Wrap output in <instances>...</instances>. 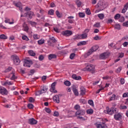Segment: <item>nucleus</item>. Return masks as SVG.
I'll return each mask as SVG.
<instances>
[{
	"label": "nucleus",
	"instance_id": "obj_63",
	"mask_svg": "<svg viewBox=\"0 0 128 128\" xmlns=\"http://www.w3.org/2000/svg\"><path fill=\"white\" fill-rule=\"evenodd\" d=\"M122 26H123L128 27V21L124 22Z\"/></svg>",
	"mask_w": 128,
	"mask_h": 128
},
{
	"label": "nucleus",
	"instance_id": "obj_57",
	"mask_svg": "<svg viewBox=\"0 0 128 128\" xmlns=\"http://www.w3.org/2000/svg\"><path fill=\"white\" fill-rule=\"evenodd\" d=\"M88 104H90V106H94V101L92 100H88Z\"/></svg>",
	"mask_w": 128,
	"mask_h": 128
},
{
	"label": "nucleus",
	"instance_id": "obj_13",
	"mask_svg": "<svg viewBox=\"0 0 128 128\" xmlns=\"http://www.w3.org/2000/svg\"><path fill=\"white\" fill-rule=\"evenodd\" d=\"M86 88L84 87L81 86L80 87V96H84L86 92Z\"/></svg>",
	"mask_w": 128,
	"mask_h": 128
},
{
	"label": "nucleus",
	"instance_id": "obj_35",
	"mask_svg": "<svg viewBox=\"0 0 128 128\" xmlns=\"http://www.w3.org/2000/svg\"><path fill=\"white\" fill-rule=\"evenodd\" d=\"M116 94H114L112 95V97L109 98L110 102H112V100H116Z\"/></svg>",
	"mask_w": 128,
	"mask_h": 128
},
{
	"label": "nucleus",
	"instance_id": "obj_42",
	"mask_svg": "<svg viewBox=\"0 0 128 128\" xmlns=\"http://www.w3.org/2000/svg\"><path fill=\"white\" fill-rule=\"evenodd\" d=\"M0 38L1 40H6V38H8L4 34H2L0 35Z\"/></svg>",
	"mask_w": 128,
	"mask_h": 128
},
{
	"label": "nucleus",
	"instance_id": "obj_22",
	"mask_svg": "<svg viewBox=\"0 0 128 128\" xmlns=\"http://www.w3.org/2000/svg\"><path fill=\"white\" fill-rule=\"evenodd\" d=\"M72 78L76 80H82V77H80V76H76V74H73L72 76Z\"/></svg>",
	"mask_w": 128,
	"mask_h": 128
},
{
	"label": "nucleus",
	"instance_id": "obj_5",
	"mask_svg": "<svg viewBox=\"0 0 128 128\" xmlns=\"http://www.w3.org/2000/svg\"><path fill=\"white\" fill-rule=\"evenodd\" d=\"M0 94L2 96H6L8 94V92L6 88L0 86Z\"/></svg>",
	"mask_w": 128,
	"mask_h": 128
},
{
	"label": "nucleus",
	"instance_id": "obj_21",
	"mask_svg": "<svg viewBox=\"0 0 128 128\" xmlns=\"http://www.w3.org/2000/svg\"><path fill=\"white\" fill-rule=\"evenodd\" d=\"M14 83L12 82L6 81L2 83V86H12Z\"/></svg>",
	"mask_w": 128,
	"mask_h": 128
},
{
	"label": "nucleus",
	"instance_id": "obj_50",
	"mask_svg": "<svg viewBox=\"0 0 128 128\" xmlns=\"http://www.w3.org/2000/svg\"><path fill=\"white\" fill-rule=\"evenodd\" d=\"M80 104H86V100L84 99H80Z\"/></svg>",
	"mask_w": 128,
	"mask_h": 128
},
{
	"label": "nucleus",
	"instance_id": "obj_29",
	"mask_svg": "<svg viewBox=\"0 0 128 128\" xmlns=\"http://www.w3.org/2000/svg\"><path fill=\"white\" fill-rule=\"evenodd\" d=\"M56 14L58 18H60L62 16V13H60L58 10H56Z\"/></svg>",
	"mask_w": 128,
	"mask_h": 128
},
{
	"label": "nucleus",
	"instance_id": "obj_44",
	"mask_svg": "<svg viewBox=\"0 0 128 128\" xmlns=\"http://www.w3.org/2000/svg\"><path fill=\"white\" fill-rule=\"evenodd\" d=\"M49 40L51 42H52L53 43L56 42V40L54 37H51V38H49Z\"/></svg>",
	"mask_w": 128,
	"mask_h": 128
},
{
	"label": "nucleus",
	"instance_id": "obj_36",
	"mask_svg": "<svg viewBox=\"0 0 128 128\" xmlns=\"http://www.w3.org/2000/svg\"><path fill=\"white\" fill-rule=\"evenodd\" d=\"M92 50L94 52H96V50L98 49V46H93L92 48Z\"/></svg>",
	"mask_w": 128,
	"mask_h": 128
},
{
	"label": "nucleus",
	"instance_id": "obj_7",
	"mask_svg": "<svg viewBox=\"0 0 128 128\" xmlns=\"http://www.w3.org/2000/svg\"><path fill=\"white\" fill-rule=\"evenodd\" d=\"M56 82H53L51 85V88L50 89V92H58V91L56 90Z\"/></svg>",
	"mask_w": 128,
	"mask_h": 128
},
{
	"label": "nucleus",
	"instance_id": "obj_23",
	"mask_svg": "<svg viewBox=\"0 0 128 128\" xmlns=\"http://www.w3.org/2000/svg\"><path fill=\"white\" fill-rule=\"evenodd\" d=\"M23 30H24V32H28V26L26 24V22L23 24Z\"/></svg>",
	"mask_w": 128,
	"mask_h": 128
},
{
	"label": "nucleus",
	"instance_id": "obj_55",
	"mask_svg": "<svg viewBox=\"0 0 128 128\" xmlns=\"http://www.w3.org/2000/svg\"><path fill=\"white\" fill-rule=\"evenodd\" d=\"M53 116H60V113L56 111L54 112Z\"/></svg>",
	"mask_w": 128,
	"mask_h": 128
},
{
	"label": "nucleus",
	"instance_id": "obj_38",
	"mask_svg": "<svg viewBox=\"0 0 128 128\" xmlns=\"http://www.w3.org/2000/svg\"><path fill=\"white\" fill-rule=\"evenodd\" d=\"M86 113L88 114H94V110L92 109H88L86 110Z\"/></svg>",
	"mask_w": 128,
	"mask_h": 128
},
{
	"label": "nucleus",
	"instance_id": "obj_15",
	"mask_svg": "<svg viewBox=\"0 0 128 128\" xmlns=\"http://www.w3.org/2000/svg\"><path fill=\"white\" fill-rule=\"evenodd\" d=\"M128 9V2L124 5V8L122 10V14H126Z\"/></svg>",
	"mask_w": 128,
	"mask_h": 128
},
{
	"label": "nucleus",
	"instance_id": "obj_40",
	"mask_svg": "<svg viewBox=\"0 0 128 128\" xmlns=\"http://www.w3.org/2000/svg\"><path fill=\"white\" fill-rule=\"evenodd\" d=\"M86 13L88 16H90V14H91L92 13L90 12V8H86Z\"/></svg>",
	"mask_w": 128,
	"mask_h": 128
},
{
	"label": "nucleus",
	"instance_id": "obj_54",
	"mask_svg": "<svg viewBox=\"0 0 128 128\" xmlns=\"http://www.w3.org/2000/svg\"><path fill=\"white\" fill-rule=\"evenodd\" d=\"M40 13L42 14V16H44V14H46V11H44V10L42 9H40Z\"/></svg>",
	"mask_w": 128,
	"mask_h": 128
},
{
	"label": "nucleus",
	"instance_id": "obj_37",
	"mask_svg": "<svg viewBox=\"0 0 128 128\" xmlns=\"http://www.w3.org/2000/svg\"><path fill=\"white\" fill-rule=\"evenodd\" d=\"M27 108H29L30 110H32V108H34V104L30 103L27 105Z\"/></svg>",
	"mask_w": 128,
	"mask_h": 128
},
{
	"label": "nucleus",
	"instance_id": "obj_14",
	"mask_svg": "<svg viewBox=\"0 0 128 128\" xmlns=\"http://www.w3.org/2000/svg\"><path fill=\"white\" fill-rule=\"evenodd\" d=\"M67 18L68 20V24H72L74 22V16H69Z\"/></svg>",
	"mask_w": 128,
	"mask_h": 128
},
{
	"label": "nucleus",
	"instance_id": "obj_62",
	"mask_svg": "<svg viewBox=\"0 0 128 128\" xmlns=\"http://www.w3.org/2000/svg\"><path fill=\"white\" fill-rule=\"evenodd\" d=\"M76 4H77L78 8H80V6H82V2H76Z\"/></svg>",
	"mask_w": 128,
	"mask_h": 128
},
{
	"label": "nucleus",
	"instance_id": "obj_9",
	"mask_svg": "<svg viewBox=\"0 0 128 128\" xmlns=\"http://www.w3.org/2000/svg\"><path fill=\"white\" fill-rule=\"evenodd\" d=\"M62 34L64 36H70L72 34V32L70 30H65L62 32Z\"/></svg>",
	"mask_w": 128,
	"mask_h": 128
},
{
	"label": "nucleus",
	"instance_id": "obj_60",
	"mask_svg": "<svg viewBox=\"0 0 128 128\" xmlns=\"http://www.w3.org/2000/svg\"><path fill=\"white\" fill-rule=\"evenodd\" d=\"M46 112H48V114H50V112H52V110H50V109L48 108H46Z\"/></svg>",
	"mask_w": 128,
	"mask_h": 128
},
{
	"label": "nucleus",
	"instance_id": "obj_11",
	"mask_svg": "<svg viewBox=\"0 0 128 128\" xmlns=\"http://www.w3.org/2000/svg\"><path fill=\"white\" fill-rule=\"evenodd\" d=\"M86 112L84 110L80 109L76 112V116H84Z\"/></svg>",
	"mask_w": 128,
	"mask_h": 128
},
{
	"label": "nucleus",
	"instance_id": "obj_34",
	"mask_svg": "<svg viewBox=\"0 0 128 128\" xmlns=\"http://www.w3.org/2000/svg\"><path fill=\"white\" fill-rule=\"evenodd\" d=\"M22 40H26V42H28V40H30V39L28 38V36L25 35L22 36Z\"/></svg>",
	"mask_w": 128,
	"mask_h": 128
},
{
	"label": "nucleus",
	"instance_id": "obj_18",
	"mask_svg": "<svg viewBox=\"0 0 128 128\" xmlns=\"http://www.w3.org/2000/svg\"><path fill=\"white\" fill-rule=\"evenodd\" d=\"M16 6L18 8L20 12H22V3L18 2L15 4Z\"/></svg>",
	"mask_w": 128,
	"mask_h": 128
},
{
	"label": "nucleus",
	"instance_id": "obj_2",
	"mask_svg": "<svg viewBox=\"0 0 128 128\" xmlns=\"http://www.w3.org/2000/svg\"><path fill=\"white\" fill-rule=\"evenodd\" d=\"M95 66H94L92 64H88L86 66V67L83 69L84 70H88V72H92V74H94V70H95Z\"/></svg>",
	"mask_w": 128,
	"mask_h": 128
},
{
	"label": "nucleus",
	"instance_id": "obj_8",
	"mask_svg": "<svg viewBox=\"0 0 128 128\" xmlns=\"http://www.w3.org/2000/svg\"><path fill=\"white\" fill-rule=\"evenodd\" d=\"M28 124H32V125L36 124H38V120H36L34 118H31L28 119Z\"/></svg>",
	"mask_w": 128,
	"mask_h": 128
},
{
	"label": "nucleus",
	"instance_id": "obj_53",
	"mask_svg": "<svg viewBox=\"0 0 128 128\" xmlns=\"http://www.w3.org/2000/svg\"><path fill=\"white\" fill-rule=\"evenodd\" d=\"M120 18V14H116L114 17V20H118V18Z\"/></svg>",
	"mask_w": 128,
	"mask_h": 128
},
{
	"label": "nucleus",
	"instance_id": "obj_20",
	"mask_svg": "<svg viewBox=\"0 0 128 128\" xmlns=\"http://www.w3.org/2000/svg\"><path fill=\"white\" fill-rule=\"evenodd\" d=\"M72 90L74 94V96H78V89H76V87H74L72 88Z\"/></svg>",
	"mask_w": 128,
	"mask_h": 128
},
{
	"label": "nucleus",
	"instance_id": "obj_28",
	"mask_svg": "<svg viewBox=\"0 0 128 128\" xmlns=\"http://www.w3.org/2000/svg\"><path fill=\"white\" fill-rule=\"evenodd\" d=\"M33 38H34V40H40V36L38 34H34Z\"/></svg>",
	"mask_w": 128,
	"mask_h": 128
},
{
	"label": "nucleus",
	"instance_id": "obj_30",
	"mask_svg": "<svg viewBox=\"0 0 128 128\" xmlns=\"http://www.w3.org/2000/svg\"><path fill=\"white\" fill-rule=\"evenodd\" d=\"M38 44L39 45L44 44V39L42 38L41 40H38Z\"/></svg>",
	"mask_w": 128,
	"mask_h": 128
},
{
	"label": "nucleus",
	"instance_id": "obj_33",
	"mask_svg": "<svg viewBox=\"0 0 128 128\" xmlns=\"http://www.w3.org/2000/svg\"><path fill=\"white\" fill-rule=\"evenodd\" d=\"M54 10L52 9H50L48 11V14H50V16H54Z\"/></svg>",
	"mask_w": 128,
	"mask_h": 128
},
{
	"label": "nucleus",
	"instance_id": "obj_31",
	"mask_svg": "<svg viewBox=\"0 0 128 128\" xmlns=\"http://www.w3.org/2000/svg\"><path fill=\"white\" fill-rule=\"evenodd\" d=\"M28 54L30 56H36V53L34 52V50H30L28 52Z\"/></svg>",
	"mask_w": 128,
	"mask_h": 128
},
{
	"label": "nucleus",
	"instance_id": "obj_32",
	"mask_svg": "<svg viewBox=\"0 0 128 128\" xmlns=\"http://www.w3.org/2000/svg\"><path fill=\"white\" fill-rule=\"evenodd\" d=\"M98 16L100 20H104V14H98Z\"/></svg>",
	"mask_w": 128,
	"mask_h": 128
},
{
	"label": "nucleus",
	"instance_id": "obj_24",
	"mask_svg": "<svg viewBox=\"0 0 128 128\" xmlns=\"http://www.w3.org/2000/svg\"><path fill=\"white\" fill-rule=\"evenodd\" d=\"M48 60H52V58H56V55L54 54H50L48 56Z\"/></svg>",
	"mask_w": 128,
	"mask_h": 128
},
{
	"label": "nucleus",
	"instance_id": "obj_17",
	"mask_svg": "<svg viewBox=\"0 0 128 128\" xmlns=\"http://www.w3.org/2000/svg\"><path fill=\"white\" fill-rule=\"evenodd\" d=\"M10 76H11L10 78L11 80H16L18 78V77L16 76L14 74V72L13 71L11 74H10Z\"/></svg>",
	"mask_w": 128,
	"mask_h": 128
},
{
	"label": "nucleus",
	"instance_id": "obj_27",
	"mask_svg": "<svg viewBox=\"0 0 128 128\" xmlns=\"http://www.w3.org/2000/svg\"><path fill=\"white\" fill-rule=\"evenodd\" d=\"M86 41H82L78 42L77 46H86Z\"/></svg>",
	"mask_w": 128,
	"mask_h": 128
},
{
	"label": "nucleus",
	"instance_id": "obj_51",
	"mask_svg": "<svg viewBox=\"0 0 128 128\" xmlns=\"http://www.w3.org/2000/svg\"><path fill=\"white\" fill-rule=\"evenodd\" d=\"M119 22H124V16H121L120 18Z\"/></svg>",
	"mask_w": 128,
	"mask_h": 128
},
{
	"label": "nucleus",
	"instance_id": "obj_6",
	"mask_svg": "<svg viewBox=\"0 0 128 128\" xmlns=\"http://www.w3.org/2000/svg\"><path fill=\"white\" fill-rule=\"evenodd\" d=\"M32 64V60H26L24 61V66L26 68H30V66Z\"/></svg>",
	"mask_w": 128,
	"mask_h": 128
},
{
	"label": "nucleus",
	"instance_id": "obj_1",
	"mask_svg": "<svg viewBox=\"0 0 128 128\" xmlns=\"http://www.w3.org/2000/svg\"><path fill=\"white\" fill-rule=\"evenodd\" d=\"M105 114H116L118 112V109L116 108L109 107L106 108V110H104Z\"/></svg>",
	"mask_w": 128,
	"mask_h": 128
},
{
	"label": "nucleus",
	"instance_id": "obj_19",
	"mask_svg": "<svg viewBox=\"0 0 128 128\" xmlns=\"http://www.w3.org/2000/svg\"><path fill=\"white\" fill-rule=\"evenodd\" d=\"M114 118L116 120H120V118H122V114L120 113H118L114 114Z\"/></svg>",
	"mask_w": 128,
	"mask_h": 128
},
{
	"label": "nucleus",
	"instance_id": "obj_26",
	"mask_svg": "<svg viewBox=\"0 0 128 128\" xmlns=\"http://www.w3.org/2000/svg\"><path fill=\"white\" fill-rule=\"evenodd\" d=\"M96 128H106V126L104 124V123H103L102 124H97Z\"/></svg>",
	"mask_w": 128,
	"mask_h": 128
},
{
	"label": "nucleus",
	"instance_id": "obj_4",
	"mask_svg": "<svg viewBox=\"0 0 128 128\" xmlns=\"http://www.w3.org/2000/svg\"><path fill=\"white\" fill-rule=\"evenodd\" d=\"M22 16H28L29 20H32V16H34V12H29L27 13H25L24 14H22L20 15V17L22 18Z\"/></svg>",
	"mask_w": 128,
	"mask_h": 128
},
{
	"label": "nucleus",
	"instance_id": "obj_61",
	"mask_svg": "<svg viewBox=\"0 0 128 128\" xmlns=\"http://www.w3.org/2000/svg\"><path fill=\"white\" fill-rule=\"evenodd\" d=\"M39 60H42L44 58V56L40 55L38 57Z\"/></svg>",
	"mask_w": 128,
	"mask_h": 128
},
{
	"label": "nucleus",
	"instance_id": "obj_49",
	"mask_svg": "<svg viewBox=\"0 0 128 128\" xmlns=\"http://www.w3.org/2000/svg\"><path fill=\"white\" fill-rule=\"evenodd\" d=\"M92 52H94V51L90 49L88 52H87V56H90V54H92Z\"/></svg>",
	"mask_w": 128,
	"mask_h": 128
},
{
	"label": "nucleus",
	"instance_id": "obj_39",
	"mask_svg": "<svg viewBox=\"0 0 128 128\" xmlns=\"http://www.w3.org/2000/svg\"><path fill=\"white\" fill-rule=\"evenodd\" d=\"M114 28L116 30H120V24H116L114 25Z\"/></svg>",
	"mask_w": 128,
	"mask_h": 128
},
{
	"label": "nucleus",
	"instance_id": "obj_45",
	"mask_svg": "<svg viewBox=\"0 0 128 128\" xmlns=\"http://www.w3.org/2000/svg\"><path fill=\"white\" fill-rule=\"evenodd\" d=\"M74 108L76 110H80V106L78 104L75 105Z\"/></svg>",
	"mask_w": 128,
	"mask_h": 128
},
{
	"label": "nucleus",
	"instance_id": "obj_41",
	"mask_svg": "<svg viewBox=\"0 0 128 128\" xmlns=\"http://www.w3.org/2000/svg\"><path fill=\"white\" fill-rule=\"evenodd\" d=\"M12 70V66H9L8 67V68H6L5 70V72H10V70Z\"/></svg>",
	"mask_w": 128,
	"mask_h": 128
},
{
	"label": "nucleus",
	"instance_id": "obj_64",
	"mask_svg": "<svg viewBox=\"0 0 128 128\" xmlns=\"http://www.w3.org/2000/svg\"><path fill=\"white\" fill-rule=\"evenodd\" d=\"M123 98H128V92H125L123 94Z\"/></svg>",
	"mask_w": 128,
	"mask_h": 128
},
{
	"label": "nucleus",
	"instance_id": "obj_52",
	"mask_svg": "<svg viewBox=\"0 0 128 128\" xmlns=\"http://www.w3.org/2000/svg\"><path fill=\"white\" fill-rule=\"evenodd\" d=\"M76 54L74 53H72L70 54V60H74V58Z\"/></svg>",
	"mask_w": 128,
	"mask_h": 128
},
{
	"label": "nucleus",
	"instance_id": "obj_59",
	"mask_svg": "<svg viewBox=\"0 0 128 128\" xmlns=\"http://www.w3.org/2000/svg\"><path fill=\"white\" fill-rule=\"evenodd\" d=\"M122 70V67H119L116 69V72L117 74H119V72H120Z\"/></svg>",
	"mask_w": 128,
	"mask_h": 128
},
{
	"label": "nucleus",
	"instance_id": "obj_48",
	"mask_svg": "<svg viewBox=\"0 0 128 128\" xmlns=\"http://www.w3.org/2000/svg\"><path fill=\"white\" fill-rule=\"evenodd\" d=\"M28 102H34V98L32 97H30L29 98Z\"/></svg>",
	"mask_w": 128,
	"mask_h": 128
},
{
	"label": "nucleus",
	"instance_id": "obj_25",
	"mask_svg": "<svg viewBox=\"0 0 128 128\" xmlns=\"http://www.w3.org/2000/svg\"><path fill=\"white\" fill-rule=\"evenodd\" d=\"M80 38L84 40V38H88V34L84 33L83 34H80Z\"/></svg>",
	"mask_w": 128,
	"mask_h": 128
},
{
	"label": "nucleus",
	"instance_id": "obj_16",
	"mask_svg": "<svg viewBox=\"0 0 128 128\" xmlns=\"http://www.w3.org/2000/svg\"><path fill=\"white\" fill-rule=\"evenodd\" d=\"M53 100L56 104H60V96L58 95H55L53 97Z\"/></svg>",
	"mask_w": 128,
	"mask_h": 128
},
{
	"label": "nucleus",
	"instance_id": "obj_47",
	"mask_svg": "<svg viewBox=\"0 0 128 128\" xmlns=\"http://www.w3.org/2000/svg\"><path fill=\"white\" fill-rule=\"evenodd\" d=\"M48 44L50 46H52V44H54L52 41H51L50 39L47 42Z\"/></svg>",
	"mask_w": 128,
	"mask_h": 128
},
{
	"label": "nucleus",
	"instance_id": "obj_56",
	"mask_svg": "<svg viewBox=\"0 0 128 128\" xmlns=\"http://www.w3.org/2000/svg\"><path fill=\"white\" fill-rule=\"evenodd\" d=\"M120 82V84H124V82H126V80H124V78H121Z\"/></svg>",
	"mask_w": 128,
	"mask_h": 128
},
{
	"label": "nucleus",
	"instance_id": "obj_10",
	"mask_svg": "<svg viewBox=\"0 0 128 128\" xmlns=\"http://www.w3.org/2000/svg\"><path fill=\"white\" fill-rule=\"evenodd\" d=\"M108 58V52L103 53L100 56V60H106Z\"/></svg>",
	"mask_w": 128,
	"mask_h": 128
},
{
	"label": "nucleus",
	"instance_id": "obj_46",
	"mask_svg": "<svg viewBox=\"0 0 128 128\" xmlns=\"http://www.w3.org/2000/svg\"><path fill=\"white\" fill-rule=\"evenodd\" d=\"M64 84H65V86H70V81H65L64 82Z\"/></svg>",
	"mask_w": 128,
	"mask_h": 128
},
{
	"label": "nucleus",
	"instance_id": "obj_43",
	"mask_svg": "<svg viewBox=\"0 0 128 128\" xmlns=\"http://www.w3.org/2000/svg\"><path fill=\"white\" fill-rule=\"evenodd\" d=\"M78 16L79 18H84V16H86V14L83 12H79Z\"/></svg>",
	"mask_w": 128,
	"mask_h": 128
},
{
	"label": "nucleus",
	"instance_id": "obj_3",
	"mask_svg": "<svg viewBox=\"0 0 128 128\" xmlns=\"http://www.w3.org/2000/svg\"><path fill=\"white\" fill-rule=\"evenodd\" d=\"M11 58L13 60L14 64L18 66V64H20V58H18V56L16 55L12 56H11Z\"/></svg>",
	"mask_w": 128,
	"mask_h": 128
},
{
	"label": "nucleus",
	"instance_id": "obj_58",
	"mask_svg": "<svg viewBox=\"0 0 128 128\" xmlns=\"http://www.w3.org/2000/svg\"><path fill=\"white\" fill-rule=\"evenodd\" d=\"M94 28H100V24L98 22L96 23L94 25Z\"/></svg>",
	"mask_w": 128,
	"mask_h": 128
},
{
	"label": "nucleus",
	"instance_id": "obj_12",
	"mask_svg": "<svg viewBox=\"0 0 128 128\" xmlns=\"http://www.w3.org/2000/svg\"><path fill=\"white\" fill-rule=\"evenodd\" d=\"M48 90V86H42L41 90L40 91V94H44Z\"/></svg>",
	"mask_w": 128,
	"mask_h": 128
}]
</instances>
